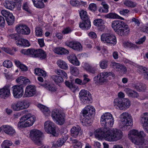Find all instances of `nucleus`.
<instances>
[{
  "instance_id": "1",
  "label": "nucleus",
  "mask_w": 148,
  "mask_h": 148,
  "mask_svg": "<svg viewBox=\"0 0 148 148\" xmlns=\"http://www.w3.org/2000/svg\"><path fill=\"white\" fill-rule=\"evenodd\" d=\"M114 119L112 114L109 112L106 113L102 115L101 118V123L103 128H105L103 138L106 140L109 141H115L112 130H109L113 125Z\"/></svg>"
},
{
  "instance_id": "2",
  "label": "nucleus",
  "mask_w": 148,
  "mask_h": 148,
  "mask_svg": "<svg viewBox=\"0 0 148 148\" xmlns=\"http://www.w3.org/2000/svg\"><path fill=\"white\" fill-rule=\"evenodd\" d=\"M111 27L115 32L122 37L127 36L130 32L128 26L124 22L116 20L111 23Z\"/></svg>"
},
{
  "instance_id": "3",
  "label": "nucleus",
  "mask_w": 148,
  "mask_h": 148,
  "mask_svg": "<svg viewBox=\"0 0 148 148\" xmlns=\"http://www.w3.org/2000/svg\"><path fill=\"white\" fill-rule=\"evenodd\" d=\"M20 52L25 55L33 58H39L41 60L45 59L47 57L45 52L41 49H23Z\"/></svg>"
},
{
  "instance_id": "4",
  "label": "nucleus",
  "mask_w": 148,
  "mask_h": 148,
  "mask_svg": "<svg viewBox=\"0 0 148 148\" xmlns=\"http://www.w3.org/2000/svg\"><path fill=\"white\" fill-rule=\"evenodd\" d=\"M82 112L84 118L80 120L82 124L84 126L90 125L92 122L91 116L95 113V108L92 106H88L83 109Z\"/></svg>"
},
{
  "instance_id": "5",
  "label": "nucleus",
  "mask_w": 148,
  "mask_h": 148,
  "mask_svg": "<svg viewBox=\"0 0 148 148\" xmlns=\"http://www.w3.org/2000/svg\"><path fill=\"white\" fill-rule=\"evenodd\" d=\"M145 134L143 131H140L139 132L137 130H133L130 131L128 134L130 139L134 144L137 145H142L143 143L142 137H145Z\"/></svg>"
},
{
  "instance_id": "6",
  "label": "nucleus",
  "mask_w": 148,
  "mask_h": 148,
  "mask_svg": "<svg viewBox=\"0 0 148 148\" xmlns=\"http://www.w3.org/2000/svg\"><path fill=\"white\" fill-rule=\"evenodd\" d=\"M124 94L121 92L118 94V97L114 99V106H118L121 110H124L128 108L130 105V101L127 99L123 98Z\"/></svg>"
},
{
  "instance_id": "7",
  "label": "nucleus",
  "mask_w": 148,
  "mask_h": 148,
  "mask_svg": "<svg viewBox=\"0 0 148 148\" xmlns=\"http://www.w3.org/2000/svg\"><path fill=\"white\" fill-rule=\"evenodd\" d=\"M120 117L121 120L119 127L122 130H126L128 126L133 125L132 118L128 113H123L120 115Z\"/></svg>"
},
{
  "instance_id": "8",
  "label": "nucleus",
  "mask_w": 148,
  "mask_h": 148,
  "mask_svg": "<svg viewBox=\"0 0 148 148\" xmlns=\"http://www.w3.org/2000/svg\"><path fill=\"white\" fill-rule=\"evenodd\" d=\"M109 76L114 77L115 75L114 73L111 72H104L100 73L97 76L94 77V81L96 84L107 82L108 80L107 77Z\"/></svg>"
},
{
  "instance_id": "9",
  "label": "nucleus",
  "mask_w": 148,
  "mask_h": 148,
  "mask_svg": "<svg viewBox=\"0 0 148 148\" xmlns=\"http://www.w3.org/2000/svg\"><path fill=\"white\" fill-rule=\"evenodd\" d=\"M51 116L53 120L59 125H62L64 122V114L58 110H54L52 111Z\"/></svg>"
},
{
  "instance_id": "10",
  "label": "nucleus",
  "mask_w": 148,
  "mask_h": 148,
  "mask_svg": "<svg viewBox=\"0 0 148 148\" xmlns=\"http://www.w3.org/2000/svg\"><path fill=\"white\" fill-rule=\"evenodd\" d=\"M43 134L40 131L34 129L30 132V138L36 144L40 145L41 144V140L43 138Z\"/></svg>"
},
{
  "instance_id": "11",
  "label": "nucleus",
  "mask_w": 148,
  "mask_h": 148,
  "mask_svg": "<svg viewBox=\"0 0 148 148\" xmlns=\"http://www.w3.org/2000/svg\"><path fill=\"white\" fill-rule=\"evenodd\" d=\"M101 40L104 43L115 45L116 43L115 36L110 33H104L101 36Z\"/></svg>"
},
{
  "instance_id": "12",
  "label": "nucleus",
  "mask_w": 148,
  "mask_h": 148,
  "mask_svg": "<svg viewBox=\"0 0 148 148\" xmlns=\"http://www.w3.org/2000/svg\"><path fill=\"white\" fill-rule=\"evenodd\" d=\"M44 129L48 134H52L53 136L57 137L58 134L56 132L54 124L50 121H47L45 123Z\"/></svg>"
},
{
  "instance_id": "13",
  "label": "nucleus",
  "mask_w": 148,
  "mask_h": 148,
  "mask_svg": "<svg viewBox=\"0 0 148 148\" xmlns=\"http://www.w3.org/2000/svg\"><path fill=\"white\" fill-rule=\"evenodd\" d=\"M79 95L80 100L84 103L91 102V95L88 91L82 90L79 92Z\"/></svg>"
},
{
  "instance_id": "14",
  "label": "nucleus",
  "mask_w": 148,
  "mask_h": 148,
  "mask_svg": "<svg viewBox=\"0 0 148 148\" xmlns=\"http://www.w3.org/2000/svg\"><path fill=\"white\" fill-rule=\"evenodd\" d=\"M64 44L65 45L76 51H79L82 49L81 44L79 42L77 41L74 40L67 41L64 42Z\"/></svg>"
},
{
  "instance_id": "15",
  "label": "nucleus",
  "mask_w": 148,
  "mask_h": 148,
  "mask_svg": "<svg viewBox=\"0 0 148 148\" xmlns=\"http://www.w3.org/2000/svg\"><path fill=\"white\" fill-rule=\"evenodd\" d=\"M24 86L19 85H15L12 87L13 93L15 98H20L23 95Z\"/></svg>"
},
{
  "instance_id": "16",
  "label": "nucleus",
  "mask_w": 148,
  "mask_h": 148,
  "mask_svg": "<svg viewBox=\"0 0 148 148\" xmlns=\"http://www.w3.org/2000/svg\"><path fill=\"white\" fill-rule=\"evenodd\" d=\"M16 30L19 34L23 35H28L30 32L29 28L27 25H20L16 27Z\"/></svg>"
},
{
  "instance_id": "17",
  "label": "nucleus",
  "mask_w": 148,
  "mask_h": 148,
  "mask_svg": "<svg viewBox=\"0 0 148 148\" xmlns=\"http://www.w3.org/2000/svg\"><path fill=\"white\" fill-rule=\"evenodd\" d=\"M36 93V89L34 86L32 85L28 86L25 88L23 97H32Z\"/></svg>"
},
{
  "instance_id": "18",
  "label": "nucleus",
  "mask_w": 148,
  "mask_h": 148,
  "mask_svg": "<svg viewBox=\"0 0 148 148\" xmlns=\"http://www.w3.org/2000/svg\"><path fill=\"white\" fill-rule=\"evenodd\" d=\"M111 66L112 67L116 69V71L119 72L121 74H125L126 72V67L122 64L114 62L112 63Z\"/></svg>"
},
{
  "instance_id": "19",
  "label": "nucleus",
  "mask_w": 148,
  "mask_h": 148,
  "mask_svg": "<svg viewBox=\"0 0 148 148\" xmlns=\"http://www.w3.org/2000/svg\"><path fill=\"white\" fill-rule=\"evenodd\" d=\"M23 120H25V123L27 127L32 126L36 120L34 116H31L30 114H25L23 116Z\"/></svg>"
},
{
  "instance_id": "20",
  "label": "nucleus",
  "mask_w": 148,
  "mask_h": 148,
  "mask_svg": "<svg viewBox=\"0 0 148 148\" xmlns=\"http://www.w3.org/2000/svg\"><path fill=\"white\" fill-rule=\"evenodd\" d=\"M10 94L9 87L8 86H4L0 89V97L4 99L9 97Z\"/></svg>"
},
{
  "instance_id": "21",
  "label": "nucleus",
  "mask_w": 148,
  "mask_h": 148,
  "mask_svg": "<svg viewBox=\"0 0 148 148\" xmlns=\"http://www.w3.org/2000/svg\"><path fill=\"white\" fill-rule=\"evenodd\" d=\"M79 27L83 30H87L91 27V23L89 19L82 20L79 24Z\"/></svg>"
},
{
  "instance_id": "22",
  "label": "nucleus",
  "mask_w": 148,
  "mask_h": 148,
  "mask_svg": "<svg viewBox=\"0 0 148 148\" xmlns=\"http://www.w3.org/2000/svg\"><path fill=\"white\" fill-rule=\"evenodd\" d=\"M4 132L6 134L10 136H13L16 134L15 130L12 126L8 125H4Z\"/></svg>"
},
{
  "instance_id": "23",
  "label": "nucleus",
  "mask_w": 148,
  "mask_h": 148,
  "mask_svg": "<svg viewBox=\"0 0 148 148\" xmlns=\"http://www.w3.org/2000/svg\"><path fill=\"white\" fill-rule=\"evenodd\" d=\"M105 128L97 129L94 132L95 137L97 138L100 139L103 137L105 132Z\"/></svg>"
},
{
  "instance_id": "24",
  "label": "nucleus",
  "mask_w": 148,
  "mask_h": 148,
  "mask_svg": "<svg viewBox=\"0 0 148 148\" xmlns=\"http://www.w3.org/2000/svg\"><path fill=\"white\" fill-rule=\"evenodd\" d=\"M112 131L115 141L122 138L123 135L122 131L120 130L116 129H113Z\"/></svg>"
},
{
  "instance_id": "25",
  "label": "nucleus",
  "mask_w": 148,
  "mask_h": 148,
  "mask_svg": "<svg viewBox=\"0 0 148 148\" xmlns=\"http://www.w3.org/2000/svg\"><path fill=\"white\" fill-rule=\"evenodd\" d=\"M140 122L144 126H148V113L142 114L140 117Z\"/></svg>"
},
{
  "instance_id": "26",
  "label": "nucleus",
  "mask_w": 148,
  "mask_h": 148,
  "mask_svg": "<svg viewBox=\"0 0 148 148\" xmlns=\"http://www.w3.org/2000/svg\"><path fill=\"white\" fill-rule=\"evenodd\" d=\"M67 59L73 65L76 66L79 65V62L75 55L72 54L70 55L67 57Z\"/></svg>"
},
{
  "instance_id": "27",
  "label": "nucleus",
  "mask_w": 148,
  "mask_h": 148,
  "mask_svg": "<svg viewBox=\"0 0 148 148\" xmlns=\"http://www.w3.org/2000/svg\"><path fill=\"white\" fill-rule=\"evenodd\" d=\"M16 82L19 83V85H23L24 87L29 82V79L26 77L21 76L18 77L16 80Z\"/></svg>"
},
{
  "instance_id": "28",
  "label": "nucleus",
  "mask_w": 148,
  "mask_h": 148,
  "mask_svg": "<svg viewBox=\"0 0 148 148\" xmlns=\"http://www.w3.org/2000/svg\"><path fill=\"white\" fill-rule=\"evenodd\" d=\"M43 0H32L34 6L36 8H44L45 5L42 2ZM44 2L46 3L47 0H43Z\"/></svg>"
},
{
  "instance_id": "29",
  "label": "nucleus",
  "mask_w": 148,
  "mask_h": 148,
  "mask_svg": "<svg viewBox=\"0 0 148 148\" xmlns=\"http://www.w3.org/2000/svg\"><path fill=\"white\" fill-rule=\"evenodd\" d=\"M80 130L81 128L79 126H73L71 130V136L74 137L76 138L78 135Z\"/></svg>"
},
{
  "instance_id": "30",
  "label": "nucleus",
  "mask_w": 148,
  "mask_h": 148,
  "mask_svg": "<svg viewBox=\"0 0 148 148\" xmlns=\"http://www.w3.org/2000/svg\"><path fill=\"white\" fill-rule=\"evenodd\" d=\"M124 91L129 97L134 98H137L138 97V94L137 92L130 88H125Z\"/></svg>"
},
{
  "instance_id": "31",
  "label": "nucleus",
  "mask_w": 148,
  "mask_h": 148,
  "mask_svg": "<svg viewBox=\"0 0 148 148\" xmlns=\"http://www.w3.org/2000/svg\"><path fill=\"white\" fill-rule=\"evenodd\" d=\"M16 44L17 45H20L23 47H28L30 46L29 41L26 39L20 38L18 41L16 42Z\"/></svg>"
},
{
  "instance_id": "32",
  "label": "nucleus",
  "mask_w": 148,
  "mask_h": 148,
  "mask_svg": "<svg viewBox=\"0 0 148 148\" xmlns=\"http://www.w3.org/2000/svg\"><path fill=\"white\" fill-rule=\"evenodd\" d=\"M66 141L64 138H61L58 140L57 142H54L51 148H58V147H61Z\"/></svg>"
},
{
  "instance_id": "33",
  "label": "nucleus",
  "mask_w": 148,
  "mask_h": 148,
  "mask_svg": "<svg viewBox=\"0 0 148 148\" xmlns=\"http://www.w3.org/2000/svg\"><path fill=\"white\" fill-rule=\"evenodd\" d=\"M137 68L141 70L143 78L145 79H148V69L140 65H138Z\"/></svg>"
},
{
  "instance_id": "34",
  "label": "nucleus",
  "mask_w": 148,
  "mask_h": 148,
  "mask_svg": "<svg viewBox=\"0 0 148 148\" xmlns=\"http://www.w3.org/2000/svg\"><path fill=\"white\" fill-rule=\"evenodd\" d=\"M38 107L45 116H47L49 115L50 111L48 108L40 104L38 105Z\"/></svg>"
},
{
  "instance_id": "35",
  "label": "nucleus",
  "mask_w": 148,
  "mask_h": 148,
  "mask_svg": "<svg viewBox=\"0 0 148 148\" xmlns=\"http://www.w3.org/2000/svg\"><path fill=\"white\" fill-rule=\"evenodd\" d=\"M22 106L21 101H20L17 103H14L12 104L11 107L14 110L19 111L23 110V107Z\"/></svg>"
},
{
  "instance_id": "36",
  "label": "nucleus",
  "mask_w": 148,
  "mask_h": 148,
  "mask_svg": "<svg viewBox=\"0 0 148 148\" xmlns=\"http://www.w3.org/2000/svg\"><path fill=\"white\" fill-rule=\"evenodd\" d=\"M84 67L88 72L92 74H95L97 71V69L96 67L92 66L87 63L84 64Z\"/></svg>"
},
{
  "instance_id": "37",
  "label": "nucleus",
  "mask_w": 148,
  "mask_h": 148,
  "mask_svg": "<svg viewBox=\"0 0 148 148\" xmlns=\"http://www.w3.org/2000/svg\"><path fill=\"white\" fill-rule=\"evenodd\" d=\"M55 52L58 54L63 55L66 54H68L69 51L65 49L64 48L61 47H58L56 48L55 50Z\"/></svg>"
},
{
  "instance_id": "38",
  "label": "nucleus",
  "mask_w": 148,
  "mask_h": 148,
  "mask_svg": "<svg viewBox=\"0 0 148 148\" xmlns=\"http://www.w3.org/2000/svg\"><path fill=\"white\" fill-rule=\"evenodd\" d=\"M134 88L136 89L138 91H144L146 89V86L144 84H137L134 86Z\"/></svg>"
},
{
  "instance_id": "39",
  "label": "nucleus",
  "mask_w": 148,
  "mask_h": 148,
  "mask_svg": "<svg viewBox=\"0 0 148 148\" xmlns=\"http://www.w3.org/2000/svg\"><path fill=\"white\" fill-rule=\"evenodd\" d=\"M57 64L62 69L66 70L68 69V66L67 63L62 60L58 61Z\"/></svg>"
},
{
  "instance_id": "40",
  "label": "nucleus",
  "mask_w": 148,
  "mask_h": 148,
  "mask_svg": "<svg viewBox=\"0 0 148 148\" xmlns=\"http://www.w3.org/2000/svg\"><path fill=\"white\" fill-rule=\"evenodd\" d=\"M14 17L12 13L10 14L8 16L5 18V19L9 25H11L13 24L14 21Z\"/></svg>"
},
{
  "instance_id": "41",
  "label": "nucleus",
  "mask_w": 148,
  "mask_h": 148,
  "mask_svg": "<svg viewBox=\"0 0 148 148\" xmlns=\"http://www.w3.org/2000/svg\"><path fill=\"white\" fill-rule=\"evenodd\" d=\"M34 73L36 75L38 76H42L45 77L47 75L45 71L40 68H36L34 70Z\"/></svg>"
},
{
  "instance_id": "42",
  "label": "nucleus",
  "mask_w": 148,
  "mask_h": 148,
  "mask_svg": "<svg viewBox=\"0 0 148 148\" xmlns=\"http://www.w3.org/2000/svg\"><path fill=\"white\" fill-rule=\"evenodd\" d=\"M51 78L52 80L57 84L62 82L64 80L62 77L57 75L52 76Z\"/></svg>"
},
{
  "instance_id": "43",
  "label": "nucleus",
  "mask_w": 148,
  "mask_h": 148,
  "mask_svg": "<svg viewBox=\"0 0 148 148\" xmlns=\"http://www.w3.org/2000/svg\"><path fill=\"white\" fill-rule=\"evenodd\" d=\"M101 5L103 6L102 7L100 8L99 11L100 12H107L108 11V6L105 2H102Z\"/></svg>"
},
{
  "instance_id": "44",
  "label": "nucleus",
  "mask_w": 148,
  "mask_h": 148,
  "mask_svg": "<svg viewBox=\"0 0 148 148\" xmlns=\"http://www.w3.org/2000/svg\"><path fill=\"white\" fill-rule=\"evenodd\" d=\"M3 4L6 8L10 10H12L15 8L14 3L12 2H11L8 1H5Z\"/></svg>"
},
{
  "instance_id": "45",
  "label": "nucleus",
  "mask_w": 148,
  "mask_h": 148,
  "mask_svg": "<svg viewBox=\"0 0 148 148\" xmlns=\"http://www.w3.org/2000/svg\"><path fill=\"white\" fill-rule=\"evenodd\" d=\"M123 3L126 6L131 8H134L136 6V3L129 0H125Z\"/></svg>"
},
{
  "instance_id": "46",
  "label": "nucleus",
  "mask_w": 148,
  "mask_h": 148,
  "mask_svg": "<svg viewBox=\"0 0 148 148\" xmlns=\"http://www.w3.org/2000/svg\"><path fill=\"white\" fill-rule=\"evenodd\" d=\"M7 36L9 38L13 39L15 40H18L20 39L21 38L19 33H14L10 34L7 35Z\"/></svg>"
},
{
  "instance_id": "47",
  "label": "nucleus",
  "mask_w": 148,
  "mask_h": 148,
  "mask_svg": "<svg viewBox=\"0 0 148 148\" xmlns=\"http://www.w3.org/2000/svg\"><path fill=\"white\" fill-rule=\"evenodd\" d=\"M12 144V143L11 141L5 140L2 143L1 147L2 148H10L9 147Z\"/></svg>"
},
{
  "instance_id": "48",
  "label": "nucleus",
  "mask_w": 148,
  "mask_h": 148,
  "mask_svg": "<svg viewBox=\"0 0 148 148\" xmlns=\"http://www.w3.org/2000/svg\"><path fill=\"white\" fill-rule=\"evenodd\" d=\"M71 73L73 75L76 76L79 74V70L77 67L71 66L70 67Z\"/></svg>"
},
{
  "instance_id": "49",
  "label": "nucleus",
  "mask_w": 148,
  "mask_h": 148,
  "mask_svg": "<svg viewBox=\"0 0 148 148\" xmlns=\"http://www.w3.org/2000/svg\"><path fill=\"white\" fill-rule=\"evenodd\" d=\"M23 116L20 119V121L18 122V128H23L27 127L25 123V120H23Z\"/></svg>"
},
{
  "instance_id": "50",
  "label": "nucleus",
  "mask_w": 148,
  "mask_h": 148,
  "mask_svg": "<svg viewBox=\"0 0 148 148\" xmlns=\"http://www.w3.org/2000/svg\"><path fill=\"white\" fill-rule=\"evenodd\" d=\"M79 15L82 20L89 19L86 12L84 10H82L80 12Z\"/></svg>"
},
{
  "instance_id": "51",
  "label": "nucleus",
  "mask_w": 148,
  "mask_h": 148,
  "mask_svg": "<svg viewBox=\"0 0 148 148\" xmlns=\"http://www.w3.org/2000/svg\"><path fill=\"white\" fill-rule=\"evenodd\" d=\"M55 72L57 74L59 75L61 77H63L64 78H66L67 75L66 72L60 69H56Z\"/></svg>"
},
{
  "instance_id": "52",
  "label": "nucleus",
  "mask_w": 148,
  "mask_h": 148,
  "mask_svg": "<svg viewBox=\"0 0 148 148\" xmlns=\"http://www.w3.org/2000/svg\"><path fill=\"white\" fill-rule=\"evenodd\" d=\"M101 69H106L108 66V61L106 60H103L99 63Z\"/></svg>"
},
{
  "instance_id": "53",
  "label": "nucleus",
  "mask_w": 148,
  "mask_h": 148,
  "mask_svg": "<svg viewBox=\"0 0 148 148\" xmlns=\"http://www.w3.org/2000/svg\"><path fill=\"white\" fill-rule=\"evenodd\" d=\"M118 14L112 12H110L105 16V17L110 19H117Z\"/></svg>"
},
{
  "instance_id": "54",
  "label": "nucleus",
  "mask_w": 148,
  "mask_h": 148,
  "mask_svg": "<svg viewBox=\"0 0 148 148\" xmlns=\"http://www.w3.org/2000/svg\"><path fill=\"white\" fill-rule=\"evenodd\" d=\"M35 32L37 36L41 37L42 35L43 30L41 28L37 27L35 28Z\"/></svg>"
},
{
  "instance_id": "55",
  "label": "nucleus",
  "mask_w": 148,
  "mask_h": 148,
  "mask_svg": "<svg viewBox=\"0 0 148 148\" xmlns=\"http://www.w3.org/2000/svg\"><path fill=\"white\" fill-rule=\"evenodd\" d=\"M45 87L47 89L51 92H55L56 90L54 85L52 84H47Z\"/></svg>"
},
{
  "instance_id": "56",
  "label": "nucleus",
  "mask_w": 148,
  "mask_h": 148,
  "mask_svg": "<svg viewBox=\"0 0 148 148\" xmlns=\"http://www.w3.org/2000/svg\"><path fill=\"white\" fill-rule=\"evenodd\" d=\"M94 25L97 27L103 24V20L101 19H96L93 21Z\"/></svg>"
},
{
  "instance_id": "57",
  "label": "nucleus",
  "mask_w": 148,
  "mask_h": 148,
  "mask_svg": "<svg viewBox=\"0 0 148 148\" xmlns=\"http://www.w3.org/2000/svg\"><path fill=\"white\" fill-rule=\"evenodd\" d=\"M3 65L5 67L8 68H10L12 67V63L9 60H6L3 62Z\"/></svg>"
},
{
  "instance_id": "58",
  "label": "nucleus",
  "mask_w": 148,
  "mask_h": 148,
  "mask_svg": "<svg viewBox=\"0 0 148 148\" xmlns=\"http://www.w3.org/2000/svg\"><path fill=\"white\" fill-rule=\"evenodd\" d=\"M89 9L92 12H95L97 10V7L96 5L94 3H91L88 7Z\"/></svg>"
},
{
  "instance_id": "59",
  "label": "nucleus",
  "mask_w": 148,
  "mask_h": 148,
  "mask_svg": "<svg viewBox=\"0 0 148 148\" xmlns=\"http://www.w3.org/2000/svg\"><path fill=\"white\" fill-rule=\"evenodd\" d=\"M21 103L23 107V109L27 108L29 106V102L27 101H21Z\"/></svg>"
},
{
  "instance_id": "60",
  "label": "nucleus",
  "mask_w": 148,
  "mask_h": 148,
  "mask_svg": "<svg viewBox=\"0 0 148 148\" xmlns=\"http://www.w3.org/2000/svg\"><path fill=\"white\" fill-rule=\"evenodd\" d=\"M3 50L6 53L12 55H13L14 53L12 50L9 48L3 47Z\"/></svg>"
},
{
  "instance_id": "61",
  "label": "nucleus",
  "mask_w": 148,
  "mask_h": 148,
  "mask_svg": "<svg viewBox=\"0 0 148 148\" xmlns=\"http://www.w3.org/2000/svg\"><path fill=\"white\" fill-rule=\"evenodd\" d=\"M88 75H83V80L82 81L83 85H85L88 82L90 81V79L88 78Z\"/></svg>"
},
{
  "instance_id": "62",
  "label": "nucleus",
  "mask_w": 148,
  "mask_h": 148,
  "mask_svg": "<svg viewBox=\"0 0 148 148\" xmlns=\"http://www.w3.org/2000/svg\"><path fill=\"white\" fill-rule=\"evenodd\" d=\"M65 84L69 88L71 89H74L75 87L71 83L69 82L68 81H66L65 82Z\"/></svg>"
},
{
  "instance_id": "63",
  "label": "nucleus",
  "mask_w": 148,
  "mask_h": 148,
  "mask_svg": "<svg viewBox=\"0 0 148 148\" xmlns=\"http://www.w3.org/2000/svg\"><path fill=\"white\" fill-rule=\"evenodd\" d=\"M70 2V4L73 6H78L79 4V2L78 0H71Z\"/></svg>"
},
{
  "instance_id": "64",
  "label": "nucleus",
  "mask_w": 148,
  "mask_h": 148,
  "mask_svg": "<svg viewBox=\"0 0 148 148\" xmlns=\"http://www.w3.org/2000/svg\"><path fill=\"white\" fill-rule=\"evenodd\" d=\"M72 31L71 28L68 27L65 28L62 31V33L64 34H66L70 33Z\"/></svg>"
}]
</instances>
